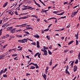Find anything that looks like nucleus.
<instances>
[{
    "mask_svg": "<svg viewBox=\"0 0 80 80\" xmlns=\"http://www.w3.org/2000/svg\"><path fill=\"white\" fill-rule=\"evenodd\" d=\"M23 19H26V18H28V16H25L22 17Z\"/></svg>",
    "mask_w": 80,
    "mask_h": 80,
    "instance_id": "32",
    "label": "nucleus"
},
{
    "mask_svg": "<svg viewBox=\"0 0 80 80\" xmlns=\"http://www.w3.org/2000/svg\"><path fill=\"white\" fill-rule=\"evenodd\" d=\"M74 62H75L73 61L71 63V67H73V63H74Z\"/></svg>",
    "mask_w": 80,
    "mask_h": 80,
    "instance_id": "20",
    "label": "nucleus"
},
{
    "mask_svg": "<svg viewBox=\"0 0 80 80\" xmlns=\"http://www.w3.org/2000/svg\"><path fill=\"white\" fill-rule=\"evenodd\" d=\"M15 30H16V28H13L12 29H11L10 31V32L12 33H14L15 32Z\"/></svg>",
    "mask_w": 80,
    "mask_h": 80,
    "instance_id": "1",
    "label": "nucleus"
},
{
    "mask_svg": "<svg viewBox=\"0 0 80 80\" xmlns=\"http://www.w3.org/2000/svg\"><path fill=\"white\" fill-rule=\"evenodd\" d=\"M27 40H28V39H23V41H24V42H26V43H27Z\"/></svg>",
    "mask_w": 80,
    "mask_h": 80,
    "instance_id": "24",
    "label": "nucleus"
},
{
    "mask_svg": "<svg viewBox=\"0 0 80 80\" xmlns=\"http://www.w3.org/2000/svg\"><path fill=\"white\" fill-rule=\"evenodd\" d=\"M15 27H21V25H17Z\"/></svg>",
    "mask_w": 80,
    "mask_h": 80,
    "instance_id": "46",
    "label": "nucleus"
},
{
    "mask_svg": "<svg viewBox=\"0 0 80 80\" xmlns=\"http://www.w3.org/2000/svg\"><path fill=\"white\" fill-rule=\"evenodd\" d=\"M8 4V2H6L3 5V8H5V7H6V6Z\"/></svg>",
    "mask_w": 80,
    "mask_h": 80,
    "instance_id": "13",
    "label": "nucleus"
},
{
    "mask_svg": "<svg viewBox=\"0 0 80 80\" xmlns=\"http://www.w3.org/2000/svg\"><path fill=\"white\" fill-rule=\"evenodd\" d=\"M76 45H78V41L77 40H76Z\"/></svg>",
    "mask_w": 80,
    "mask_h": 80,
    "instance_id": "28",
    "label": "nucleus"
},
{
    "mask_svg": "<svg viewBox=\"0 0 80 80\" xmlns=\"http://www.w3.org/2000/svg\"><path fill=\"white\" fill-rule=\"evenodd\" d=\"M48 30H49V28H48L44 30L43 32H47V31H48Z\"/></svg>",
    "mask_w": 80,
    "mask_h": 80,
    "instance_id": "31",
    "label": "nucleus"
},
{
    "mask_svg": "<svg viewBox=\"0 0 80 80\" xmlns=\"http://www.w3.org/2000/svg\"><path fill=\"white\" fill-rule=\"evenodd\" d=\"M48 53L49 55H51L52 53L49 50H48Z\"/></svg>",
    "mask_w": 80,
    "mask_h": 80,
    "instance_id": "25",
    "label": "nucleus"
},
{
    "mask_svg": "<svg viewBox=\"0 0 80 80\" xmlns=\"http://www.w3.org/2000/svg\"><path fill=\"white\" fill-rule=\"evenodd\" d=\"M52 24H50L48 26V28H49V27H51V25H52Z\"/></svg>",
    "mask_w": 80,
    "mask_h": 80,
    "instance_id": "57",
    "label": "nucleus"
},
{
    "mask_svg": "<svg viewBox=\"0 0 80 80\" xmlns=\"http://www.w3.org/2000/svg\"><path fill=\"white\" fill-rule=\"evenodd\" d=\"M41 51H42V52H44L45 51V49L42 48L41 49Z\"/></svg>",
    "mask_w": 80,
    "mask_h": 80,
    "instance_id": "62",
    "label": "nucleus"
},
{
    "mask_svg": "<svg viewBox=\"0 0 80 80\" xmlns=\"http://www.w3.org/2000/svg\"><path fill=\"white\" fill-rule=\"evenodd\" d=\"M27 39H28V40H29V41H31V42H33V40H31L30 39H28V38H27Z\"/></svg>",
    "mask_w": 80,
    "mask_h": 80,
    "instance_id": "45",
    "label": "nucleus"
},
{
    "mask_svg": "<svg viewBox=\"0 0 80 80\" xmlns=\"http://www.w3.org/2000/svg\"><path fill=\"white\" fill-rule=\"evenodd\" d=\"M74 72H76L77 70V66H74Z\"/></svg>",
    "mask_w": 80,
    "mask_h": 80,
    "instance_id": "5",
    "label": "nucleus"
},
{
    "mask_svg": "<svg viewBox=\"0 0 80 80\" xmlns=\"http://www.w3.org/2000/svg\"><path fill=\"white\" fill-rule=\"evenodd\" d=\"M26 28H27V30H30V29H31L32 30H33V29H32V27L30 28L29 27H26Z\"/></svg>",
    "mask_w": 80,
    "mask_h": 80,
    "instance_id": "15",
    "label": "nucleus"
},
{
    "mask_svg": "<svg viewBox=\"0 0 80 80\" xmlns=\"http://www.w3.org/2000/svg\"><path fill=\"white\" fill-rule=\"evenodd\" d=\"M3 69L0 72V75H1L3 73Z\"/></svg>",
    "mask_w": 80,
    "mask_h": 80,
    "instance_id": "22",
    "label": "nucleus"
},
{
    "mask_svg": "<svg viewBox=\"0 0 80 80\" xmlns=\"http://www.w3.org/2000/svg\"><path fill=\"white\" fill-rule=\"evenodd\" d=\"M8 29V30L11 31L13 28V27H9L8 28H7Z\"/></svg>",
    "mask_w": 80,
    "mask_h": 80,
    "instance_id": "12",
    "label": "nucleus"
},
{
    "mask_svg": "<svg viewBox=\"0 0 80 80\" xmlns=\"http://www.w3.org/2000/svg\"><path fill=\"white\" fill-rule=\"evenodd\" d=\"M73 42H74V41L73 40H72V41H71V42H69L68 43V45H71V44H72V43H73Z\"/></svg>",
    "mask_w": 80,
    "mask_h": 80,
    "instance_id": "14",
    "label": "nucleus"
},
{
    "mask_svg": "<svg viewBox=\"0 0 80 80\" xmlns=\"http://www.w3.org/2000/svg\"><path fill=\"white\" fill-rule=\"evenodd\" d=\"M46 38H48V40H50V37L48 36H47Z\"/></svg>",
    "mask_w": 80,
    "mask_h": 80,
    "instance_id": "33",
    "label": "nucleus"
},
{
    "mask_svg": "<svg viewBox=\"0 0 80 80\" xmlns=\"http://www.w3.org/2000/svg\"><path fill=\"white\" fill-rule=\"evenodd\" d=\"M18 42L23 43H25V42L24 41H23V39H22V40H18Z\"/></svg>",
    "mask_w": 80,
    "mask_h": 80,
    "instance_id": "3",
    "label": "nucleus"
},
{
    "mask_svg": "<svg viewBox=\"0 0 80 80\" xmlns=\"http://www.w3.org/2000/svg\"><path fill=\"white\" fill-rule=\"evenodd\" d=\"M3 77L4 78L6 77V78H7V74H3Z\"/></svg>",
    "mask_w": 80,
    "mask_h": 80,
    "instance_id": "35",
    "label": "nucleus"
},
{
    "mask_svg": "<svg viewBox=\"0 0 80 80\" xmlns=\"http://www.w3.org/2000/svg\"><path fill=\"white\" fill-rule=\"evenodd\" d=\"M37 47L38 48H40V46H39V42L38 41H37Z\"/></svg>",
    "mask_w": 80,
    "mask_h": 80,
    "instance_id": "6",
    "label": "nucleus"
},
{
    "mask_svg": "<svg viewBox=\"0 0 80 80\" xmlns=\"http://www.w3.org/2000/svg\"><path fill=\"white\" fill-rule=\"evenodd\" d=\"M26 25H27V23L22 24L21 25V27H26Z\"/></svg>",
    "mask_w": 80,
    "mask_h": 80,
    "instance_id": "7",
    "label": "nucleus"
},
{
    "mask_svg": "<svg viewBox=\"0 0 80 80\" xmlns=\"http://www.w3.org/2000/svg\"><path fill=\"white\" fill-rule=\"evenodd\" d=\"M22 7H25V8H27V6H25V5H23V6H22Z\"/></svg>",
    "mask_w": 80,
    "mask_h": 80,
    "instance_id": "59",
    "label": "nucleus"
},
{
    "mask_svg": "<svg viewBox=\"0 0 80 80\" xmlns=\"http://www.w3.org/2000/svg\"><path fill=\"white\" fill-rule=\"evenodd\" d=\"M64 38H64V37H62L61 38V39H62V40H63L64 39Z\"/></svg>",
    "mask_w": 80,
    "mask_h": 80,
    "instance_id": "56",
    "label": "nucleus"
},
{
    "mask_svg": "<svg viewBox=\"0 0 80 80\" xmlns=\"http://www.w3.org/2000/svg\"><path fill=\"white\" fill-rule=\"evenodd\" d=\"M33 37L35 38H40V36H39L38 34H37L35 35H33Z\"/></svg>",
    "mask_w": 80,
    "mask_h": 80,
    "instance_id": "8",
    "label": "nucleus"
},
{
    "mask_svg": "<svg viewBox=\"0 0 80 80\" xmlns=\"http://www.w3.org/2000/svg\"><path fill=\"white\" fill-rule=\"evenodd\" d=\"M66 18V16L61 17L60 18H59L58 20H59V19H61V18Z\"/></svg>",
    "mask_w": 80,
    "mask_h": 80,
    "instance_id": "30",
    "label": "nucleus"
},
{
    "mask_svg": "<svg viewBox=\"0 0 80 80\" xmlns=\"http://www.w3.org/2000/svg\"><path fill=\"white\" fill-rule=\"evenodd\" d=\"M17 50L19 51H20V50H22V47L20 48V49H17Z\"/></svg>",
    "mask_w": 80,
    "mask_h": 80,
    "instance_id": "43",
    "label": "nucleus"
},
{
    "mask_svg": "<svg viewBox=\"0 0 80 80\" xmlns=\"http://www.w3.org/2000/svg\"><path fill=\"white\" fill-rule=\"evenodd\" d=\"M31 45H35V46H36V42H32V43H31Z\"/></svg>",
    "mask_w": 80,
    "mask_h": 80,
    "instance_id": "21",
    "label": "nucleus"
},
{
    "mask_svg": "<svg viewBox=\"0 0 80 80\" xmlns=\"http://www.w3.org/2000/svg\"><path fill=\"white\" fill-rule=\"evenodd\" d=\"M36 67V68H39V67L38 66V65H37V64H36V66H35Z\"/></svg>",
    "mask_w": 80,
    "mask_h": 80,
    "instance_id": "36",
    "label": "nucleus"
},
{
    "mask_svg": "<svg viewBox=\"0 0 80 80\" xmlns=\"http://www.w3.org/2000/svg\"><path fill=\"white\" fill-rule=\"evenodd\" d=\"M31 17H35L36 18H38L36 15H31Z\"/></svg>",
    "mask_w": 80,
    "mask_h": 80,
    "instance_id": "29",
    "label": "nucleus"
},
{
    "mask_svg": "<svg viewBox=\"0 0 80 80\" xmlns=\"http://www.w3.org/2000/svg\"><path fill=\"white\" fill-rule=\"evenodd\" d=\"M77 13H78V11L74 12L73 14H72V17H74V16H75V15H76Z\"/></svg>",
    "mask_w": 80,
    "mask_h": 80,
    "instance_id": "10",
    "label": "nucleus"
},
{
    "mask_svg": "<svg viewBox=\"0 0 80 80\" xmlns=\"http://www.w3.org/2000/svg\"><path fill=\"white\" fill-rule=\"evenodd\" d=\"M8 45V44L4 45V46H3V48H5V47H7V46Z\"/></svg>",
    "mask_w": 80,
    "mask_h": 80,
    "instance_id": "41",
    "label": "nucleus"
},
{
    "mask_svg": "<svg viewBox=\"0 0 80 80\" xmlns=\"http://www.w3.org/2000/svg\"><path fill=\"white\" fill-rule=\"evenodd\" d=\"M25 33H26V34H27L28 35H30V33L28 32H27V31H24Z\"/></svg>",
    "mask_w": 80,
    "mask_h": 80,
    "instance_id": "40",
    "label": "nucleus"
},
{
    "mask_svg": "<svg viewBox=\"0 0 80 80\" xmlns=\"http://www.w3.org/2000/svg\"><path fill=\"white\" fill-rule=\"evenodd\" d=\"M39 53V52H37V53L35 55H34V57H37V56L38 55Z\"/></svg>",
    "mask_w": 80,
    "mask_h": 80,
    "instance_id": "37",
    "label": "nucleus"
},
{
    "mask_svg": "<svg viewBox=\"0 0 80 80\" xmlns=\"http://www.w3.org/2000/svg\"><path fill=\"white\" fill-rule=\"evenodd\" d=\"M3 20H0V24H2V22Z\"/></svg>",
    "mask_w": 80,
    "mask_h": 80,
    "instance_id": "52",
    "label": "nucleus"
},
{
    "mask_svg": "<svg viewBox=\"0 0 80 80\" xmlns=\"http://www.w3.org/2000/svg\"><path fill=\"white\" fill-rule=\"evenodd\" d=\"M43 73L42 74V76L43 77V78H44L45 80H46L47 79V75L45 74H44L43 75Z\"/></svg>",
    "mask_w": 80,
    "mask_h": 80,
    "instance_id": "2",
    "label": "nucleus"
},
{
    "mask_svg": "<svg viewBox=\"0 0 80 80\" xmlns=\"http://www.w3.org/2000/svg\"><path fill=\"white\" fill-rule=\"evenodd\" d=\"M2 55H0V60H2Z\"/></svg>",
    "mask_w": 80,
    "mask_h": 80,
    "instance_id": "61",
    "label": "nucleus"
},
{
    "mask_svg": "<svg viewBox=\"0 0 80 80\" xmlns=\"http://www.w3.org/2000/svg\"><path fill=\"white\" fill-rule=\"evenodd\" d=\"M43 48H44V50H48V48L47 47H46L45 46L43 47Z\"/></svg>",
    "mask_w": 80,
    "mask_h": 80,
    "instance_id": "23",
    "label": "nucleus"
},
{
    "mask_svg": "<svg viewBox=\"0 0 80 80\" xmlns=\"http://www.w3.org/2000/svg\"><path fill=\"white\" fill-rule=\"evenodd\" d=\"M42 12H43V13H45V12H46V10H44V9H42Z\"/></svg>",
    "mask_w": 80,
    "mask_h": 80,
    "instance_id": "42",
    "label": "nucleus"
},
{
    "mask_svg": "<svg viewBox=\"0 0 80 80\" xmlns=\"http://www.w3.org/2000/svg\"><path fill=\"white\" fill-rule=\"evenodd\" d=\"M78 5L75 6V7H73V9H75V8H77V7H78Z\"/></svg>",
    "mask_w": 80,
    "mask_h": 80,
    "instance_id": "49",
    "label": "nucleus"
},
{
    "mask_svg": "<svg viewBox=\"0 0 80 80\" xmlns=\"http://www.w3.org/2000/svg\"><path fill=\"white\" fill-rule=\"evenodd\" d=\"M40 55H41V54L39 53L38 54V57L39 58H40Z\"/></svg>",
    "mask_w": 80,
    "mask_h": 80,
    "instance_id": "34",
    "label": "nucleus"
},
{
    "mask_svg": "<svg viewBox=\"0 0 80 80\" xmlns=\"http://www.w3.org/2000/svg\"><path fill=\"white\" fill-rule=\"evenodd\" d=\"M17 57H16L15 58H14V60H18V59H17Z\"/></svg>",
    "mask_w": 80,
    "mask_h": 80,
    "instance_id": "51",
    "label": "nucleus"
},
{
    "mask_svg": "<svg viewBox=\"0 0 80 80\" xmlns=\"http://www.w3.org/2000/svg\"><path fill=\"white\" fill-rule=\"evenodd\" d=\"M78 60H79L80 61V56H78Z\"/></svg>",
    "mask_w": 80,
    "mask_h": 80,
    "instance_id": "64",
    "label": "nucleus"
},
{
    "mask_svg": "<svg viewBox=\"0 0 80 80\" xmlns=\"http://www.w3.org/2000/svg\"><path fill=\"white\" fill-rule=\"evenodd\" d=\"M30 69H32V70H33L35 68V66H31L30 68H29Z\"/></svg>",
    "mask_w": 80,
    "mask_h": 80,
    "instance_id": "11",
    "label": "nucleus"
},
{
    "mask_svg": "<svg viewBox=\"0 0 80 80\" xmlns=\"http://www.w3.org/2000/svg\"><path fill=\"white\" fill-rule=\"evenodd\" d=\"M28 75H30V73H26V76H28Z\"/></svg>",
    "mask_w": 80,
    "mask_h": 80,
    "instance_id": "60",
    "label": "nucleus"
},
{
    "mask_svg": "<svg viewBox=\"0 0 80 80\" xmlns=\"http://www.w3.org/2000/svg\"><path fill=\"white\" fill-rule=\"evenodd\" d=\"M75 35L76 39L78 40V32L77 34H75Z\"/></svg>",
    "mask_w": 80,
    "mask_h": 80,
    "instance_id": "9",
    "label": "nucleus"
},
{
    "mask_svg": "<svg viewBox=\"0 0 80 80\" xmlns=\"http://www.w3.org/2000/svg\"><path fill=\"white\" fill-rule=\"evenodd\" d=\"M6 38H8L9 37V35L7 34L6 35Z\"/></svg>",
    "mask_w": 80,
    "mask_h": 80,
    "instance_id": "47",
    "label": "nucleus"
},
{
    "mask_svg": "<svg viewBox=\"0 0 80 80\" xmlns=\"http://www.w3.org/2000/svg\"><path fill=\"white\" fill-rule=\"evenodd\" d=\"M35 4H36V5H37L38 6V7H39V8L41 7L40 6V5L39 4H38V3H37V2H35Z\"/></svg>",
    "mask_w": 80,
    "mask_h": 80,
    "instance_id": "17",
    "label": "nucleus"
},
{
    "mask_svg": "<svg viewBox=\"0 0 80 80\" xmlns=\"http://www.w3.org/2000/svg\"><path fill=\"white\" fill-rule=\"evenodd\" d=\"M5 57V55H2V59H4L5 58H4V57Z\"/></svg>",
    "mask_w": 80,
    "mask_h": 80,
    "instance_id": "44",
    "label": "nucleus"
},
{
    "mask_svg": "<svg viewBox=\"0 0 80 80\" xmlns=\"http://www.w3.org/2000/svg\"><path fill=\"white\" fill-rule=\"evenodd\" d=\"M52 59H51V61L49 62V65L50 66L52 65Z\"/></svg>",
    "mask_w": 80,
    "mask_h": 80,
    "instance_id": "18",
    "label": "nucleus"
},
{
    "mask_svg": "<svg viewBox=\"0 0 80 80\" xmlns=\"http://www.w3.org/2000/svg\"><path fill=\"white\" fill-rule=\"evenodd\" d=\"M78 59H77L75 62V63L77 64V63H78Z\"/></svg>",
    "mask_w": 80,
    "mask_h": 80,
    "instance_id": "26",
    "label": "nucleus"
},
{
    "mask_svg": "<svg viewBox=\"0 0 80 80\" xmlns=\"http://www.w3.org/2000/svg\"><path fill=\"white\" fill-rule=\"evenodd\" d=\"M65 73H68V75H70V72H68V70H65Z\"/></svg>",
    "mask_w": 80,
    "mask_h": 80,
    "instance_id": "19",
    "label": "nucleus"
},
{
    "mask_svg": "<svg viewBox=\"0 0 80 80\" xmlns=\"http://www.w3.org/2000/svg\"><path fill=\"white\" fill-rule=\"evenodd\" d=\"M68 66H67L66 70H68Z\"/></svg>",
    "mask_w": 80,
    "mask_h": 80,
    "instance_id": "58",
    "label": "nucleus"
},
{
    "mask_svg": "<svg viewBox=\"0 0 80 80\" xmlns=\"http://www.w3.org/2000/svg\"><path fill=\"white\" fill-rule=\"evenodd\" d=\"M48 70V67H46V69H45V70Z\"/></svg>",
    "mask_w": 80,
    "mask_h": 80,
    "instance_id": "63",
    "label": "nucleus"
},
{
    "mask_svg": "<svg viewBox=\"0 0 80 80\" xmlns=\"http://www.w3.org/2000/svg\"><path fill=\"white\" fill-rule=\"evenodd\" d=\"M17 56V54H13L12 55V57H15Z\"/></svg>",
    "mask_w": 80,
    "mask_h": 80,
    "instance_id": "38",
    "label": "nucleus"
},
{
    "mask_svg": "<svg viewBox=\"0 0 80 80\" xmlns=\"http://www.w3.org/2000/svg\"><path fill=\"white\" fill-rule=\"evenodd\" d=\"M22 10H27V8H22Z\"/></svg>",
    "mask_w": 80,
    "mask_h": 80,
    "instance_id": "48",
    "label": "nucleus"
},
{
    "mask_svg": "<svg viewBox=\"0 0 80 80\" xmlns=\"http://www.w3.org/2000/svg\"><path fill=\"white\" fill-rule=\"evenodd\" d=\"M14 13L16 15H18V12H17L16 11L14 12Z\"/></svg>",
    "mask_w": 80,
    "mask_h": 80,
    "instance_id": "50",
    "label": "nucleus"
},
{
    "mask_svg": "<svg viewBox=\"0 0 80 80\" xmlns=\"http://www.w3.org/2000/svg\"><path fill=\"white\" fill-rule=\"evenodd\" d=\"M49 48L50 49H52V46L51 45L49 47Z\"/></svg>",
    "mask_w": 80,
    "mask_h": 80,
    "instance_id": "55",
    "label": "nucleus"
},
{
    "mask_svg": "<svg viewBox=\"0 0 80 80\" xmlns=\"http://www.w3.org/2000/svg\"><path fill=\"white\" fill-rule=\"evenodd\" d=\"M70 25L69 24L67 26L66 28H70Z\"/></svg>",
    "mask_w": 80,
    "mask_h": 80,
    "instance_id": "39",
    "label": "nucleus"
},
{
    "mask_svg": "<svg viewBox=\"0 0 80 80\" xmlns=\"http://www.w3.org/2000/svg\"><path fill=\"white\" fill-rule=\"evenodd\" d=\"M36 64H37V63H36L35 64V63H33L32 62V65H33L34 66H35Z\"/></svg>",
    "mask_w": 80,
    "mask_h": 80,
    "instance_id": "54",
    "label": "nucleus"
},
{
    "mask_svg": "<svg viewBox=\"0 0 80 80\" xmlns=\"http://www.w3.org/2000/svg\"><path fill=\"white\" fill-rule=\"evenodd\" d=\"M5 26H6V24H3L2 27V28H3V27H5Z\"/></svg>",
    "mask_w": 80,
    "mask_h": 80,
    "instance_id": "53",
    "label": "nucleus"
},
{
    "mask_svg": "<svg viewBox=\"0 0 80 80\" xmlns=\"http://www.w3.org/2000/svg\"><path fill=\"white\" fill-rule=\"evenodd\" d=\"M59 12H60V11H54L53 12V13H54L55 14H57V13H59Z\"/></svg>",
    "mask_w": 80,
    "mask_h": 80,
    "instance_id": "16",
    "label": "nucleus"
},
{
    "mask_svg": "<svg viewBox=\"0 0 80 80\" xmlns=\"http://www.w3.org/2000/svg\"><path fill=\"white\" fill-rule=\"evenodd\" d=\"M7 71V68H6L4 70V71H3V73H5V72H6V71Z\"/></svg>",
    "mask_w": 80,
    "mask_h": 80,
    "instance_id": "27",
    "label": "nucleus"
},
{
    "mask_svg": "<svg viewBox=\"0 0 80 80\" xmlns=\"http://www.w3.org/2000/svg\"><path fill=\"white\" fill-rule=\"evenodd\" d=\"M44 54L43 55H47V54L48 53V52H47V50H46V49H45L44 51Z\"/></svg>",
    "mask_w": 80,
    "mask_h": 80,
    "instance_id": "4",
    "label": "nucleus"
}]
</instances>
